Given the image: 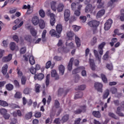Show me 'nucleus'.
I'll return each instance as SVG.
<instances>
[{
  "mask_svg": "<svg viewBox=\"0 0 124 124\" xmlns=\"http://www.w3.org/2000/svg\"><path fill=\"white\" fill-rule=\"evenodd\" d=\"M27 28V30H28V31H30L32 36H33V37H35V36L37 35V31L35 30L34 27L30 25L28 26Z\"/></svg>",
  "mask_w": 124,
  "mask_h": 124,
  "instance_id": "20e7f679",
  "label": "nucleus"
},
{
  "mask_svg": "<svg viewBox=\"0 0 124 124\" xmlns=\"http://www.w3.org/2000/svg\"><path fill=\"white\" fill-rule=\"evenodd\" d=\"M39 14L42 18H44L45 17V12H44L43 10H40L39 12Z\"/></svg>",
  "mask_w": 124,
  "mask_h": 124,
  "instance_id": "6e6d98bb",
  "label": "nucleus"
},
{
  "mask_svg": "<svg viewBox=\"0 0 124 124\" xmlns=\"http://www.w3.org/2000/svg\"><path fill=\"white\" fill-rule=\"evenodd\" d=\"M67 93H68V90H63V88H60L58 90V95L59 96H62V95H64V96H65L66 94H67Z\"/></svg>",
  "mask_w": 124,
  "mask_h": 124,
  "instance_id": "6e6552de",
  "label": "nucleus"
},
{
  "mask_svg": "<svg viewBox=\"0 0 124 124\" xmlns=\"http://www.w3.org/2000/svg\"><path fill=\"white\" fill-rule=\"evenodd\" d=\"M101 78L102 80V81L104 82V83H107L108 82V80L107 79V78L106 77V76L103 74H101Z\"/></svg>",
  "mask_w": 124,
  "mask_h": 124,
  "instance_id": "79ce46f5",
  "label": "nucleus"
},
{
  "mask_svg": "<svg viewBox=\"0 0 124 124\" xmlns=\"http://www.w3.org/2000/svg\"><path fill=\"white\" fill-rule=\"evenodd\" d=\"M40 85L38 84H36L35 86V92L36 93H40Z\"/></svg>",
  "mask_w": 124,
  "mask_h": 124,
  "instance_id": "37998d69",
  "label": "nucleus"
},
{
  "mask_svg": "<svg viewBox=\"0 0 124 124\" xmlns=\"http://www.w3.org/2000/svg\"><path fill=\"white\" fill-rule=\"evenodd\" d=\"M72 27L74 31H78L81 29V27L78 26L77 25H73Z\"/></svg>",
  "mask_w": 124,
  "mask_h": 124,
  "instance_id": "bf43d9fd",
  "label": "nucleus"
},
{
  "mask_svg": "<svg viewBox=\"0 0 124 124\" xmlns=\"http://www.w3.org/2000/svg\"><path fill=\"white\" fill-rule=\"evenodd\" d=\"M118 42V39L117 38H112L111 39V42L109 43V45H110L111 47H113L114 46V44Z\"/></svg>",
  "mask_w": 124,
  "mask_h": 124,
  "instance_id": "c9c22d12",
  "label": "nucleus"
},
{
  "mask_svg": "<svg viewBox=\"0 0 124 124\" xmlns=\"http://www.w3.org/2000/svg\"><path fill=\"white\" fill-rule=\"evenodd\" d=\"M44 78V74L43 73H40L38 74H36L34 75V79L35 80H42Z\"/></svg>",
  "mask_w": 124,
  "mask_h": 124,
  "instance_id": "4468645a",
  "label": "nucleus"
},
{
  "mask_svg": "<svg viewBox=\"0 0 124 124\" xmlns=\"http://www.w3.org/2000/svg\"><path fill=\"white\" fill-rule=\"evenodd\" d=\"M110 56H109V51H107L103 56V60L104 61H108Z\"/></svg>",
  "mask_w": 124,
  "mask_h": 124,
  "instance_id": "4c0bfd02",
  "label": "nucleus"
},
{
  "mask_svg": "<svg viewBox=\"0 0 124 124\" xmlns=\"http://www.w3.org/2000/svg\"><path fill=\"white\" fill-rule=\"evenodd\" d=\"M29 62L31 65H33L35 63V60L32 56H31L29 58Z\"/></svg>",
  "mask_w": 124,
  "mask_h": 124,
  "instance_id": "e433bc0d",
  "label": "nucleus"
},
{
  "mask_svg": "<svg viewBox=\"0 0 124 124\" xmlns=\"http://www.w3.org/2000/svg\"><path fill=\"white\" fill-rule=\"evenodd\" d=\"M110 94V92L109 90L107 89L105 91L103 95V99H106L108 97V96Z\"/></svg>",
  "mask_w": 124,
  "mask_h": 124,
  "instance_id": "393cba45",
  "label": "nucleus"
},
{
  "mask_svg": "<svg viewBox=\"0 0 124 124\" xmlns=\"http://www.w3.org/2000/svg\"><path fill=\"white\" fill-rule=\"evenodd\" d=\"M56 23V18L55 17H52L50 18V24L51 26H54Z\"/></svg>",
  "mask_w": 124,
  "mask_h": 124,
  "instance_id": "052dcab7",
  "label": "nucleus"
},
{
  "mask_svg": "<svg viewBox=\"0 0 124 124\" xmlns=\"http://www.w3.org/2000/svg\"><path fill=\"white\" fill-rule=\"evenodd\" d=\"M49 34L51 35V36H55L57 38H60L61 36H60V34H57V32H56V30L54 29H52L49 31Z\"/></svg>",
  "mask_w": 124,
  "mask_h": 124,
  "instance_id": "2eb2a0df",
  "label": "nucleus"
},
{
  "mask_svg": "<svg viewBox=\"0 0 124 124\" xmlns=\"http://www.w3.org/2000/svg\"><path fill=\"white\" fill-rule=\"evenodd\" d=\"M93 5L92 4H88L87 5L85 9V13H89V12H93Z\"/></svg>",
  "mask_w": 124,
  "mask_h": 124,
  "instance_id": "9d476101",
  "label": "nucleus"
},
{
  "mask_svg": "<svg viewBox=\"0 0 124 124\" xmlns=\"http://www.w3.org/2000/svg\"><path fill=\"white\" fill-rule=\"evenodd\" d=\"M70 17V11L68 9H66L64 12V18L65 22H68Z\"/></svg>",
  "mask_w": 124,
  "mask_h": 124,
  "instance_id": "0eeeda50",
  "label": "nucleus"
},
{
  "mask_svg": "<svg viewBox=\"0 0 124 124\" xmlns=\"http://www.w3.org/2000/svg\"><path fill=\"white\" fill-rule=\"evenodd\" d=\"M69 119V115L66 114L62 118L61 121L62 122V124H64V123H66V122L68 121Z\"/></svg>",
  "mask_w": 124,
  "mask_h": 124,
  "instance_id": "4be33fe9",
  "label": "nucleus"
},
{
  "mask_svg": "<svg viewBox=\"0 0 124 124\" xmlns=\"http://www.w3.org/2000/svg\"><path fill=\"white\" fill-rule=\"evenodd\" d=\"M31 118H32V112L31 111L26 113L25 115L26 120H30Z\"/></svg>",
  "mask_w": 124,
  "mask_h": 124,
  "instance_id": "473e14b6",
  "label": "nucleus"
},
{
  "mask_svg": "<svg viewBox=\"0 0 124 124\" xmlns=\"http://www.w3.org/2000/svg\"><path fill=\"white\" fill-rule=\"evenodd\" d=\"M86 89L85 85H81L80 86H78L76 90H78L79 91H84Z\"/></svg>",
  "mask_w": 124,
  "mask_h": 124,
  "instance_id": "8fccbe9b",
  "label": "nucleus"
},
{
  "mask_svg": "<svg viewBox=\"0 0 124 124\" xmlns=\"http://www.w3.org/2000/svg\"><path fill=\"white\" fill-rule=\"evenodd\" d=\"M15 98H17L18 99H20V98H22V93L20 92H17L15 95H14Z\"/></svg>",
  "mask_w": 124,
  "mask_h": 124,
  "instance_id": "ea45409f",
  "label": "nucleus"
},
{
  "mask_svg": "<svg viewBox=\"0 0 124 124\" xmlns=\"http://www.w3.org/2000/svg\"><path fill=\"white\" fill-rule=\"evenodd\" d=\"M46 33H47V31L46 30H44L42 34V40L43 42L46 41V39L45 38L46 37Z\"/></svg>",
  "mask_w": 124,
  "mask_h": 124,
  "instance_id": "72a5a7b5",
  "label": "nucleus"
},
{
  "mask_svg": "<svg viewBox=\"0 0 124 124\" xmlns=\"http://www.w3.org/2000/svg\"><path fill=\"white\" fill-rule=\"evenodd\" d=\"M113 24V20L109 18L105 23L104 29L105 31H109Z\"/></svg>",
  "mask_w": 124,
  "mask_h": 124,
  "instance_id": "f03ea898",
  "label": "nucleus"
},
{
  "mask_svg": "<svg viewBox=\"0 0 124 124\" xmlns=\"http://www.w3.org/2000/svg\"><path fill=\"white\" fill-rule=\"evenodd\" d=\"M39 18L37 16H35L32 18L31 22L34 26H37L39 23Z\"/></svg>",
  "mask_w": 124,
  "mask_h": 124,
  "instance_id": "1a4fd4ad",
  "label": "nucleus"
},
{
  "mask_svg": "<svg viewBox=\"0 0 124 124\" xmlns=\"http://www.w3.org/2000/svg\"><path fill=\"white\" fill-rule=\"evenodd\" d=\"M51 77H55V80H59V75L57 73V71L56 70H52L51 72Z\"/></svg>",
  "mask_w": 124,
  "mask_h": 124,
  "instance_id": "a211bd4d",
  "label": "nucleus"
},
{
  "mask_svg": "<svg viewBox=\"0 0 124 124\" xmlns=\"http://www.w3.org/2000/svg\"><path fill=\"white\" fill-rule=\"evenodd\" d=\"M13 83L16 88H20V83H19V81H18V80L15 79V80H14Z\"/></svg>",
  "mask_w": 124,
  "mask_h": 124,
  "instance_id": "13d9d810",
  "label": "nucleus"
},
{
  "mask_svg": "<svg viewBox=\"0 0 124 124\" xmlns=\"http://www.w3.org/2000/svg\"><path fill=\"white\" fill-rule=\"evenodd\" d=\"M80 21L81 23H85L87 21V16H81L79 17Z\"/></svg>",
  "mask_w": 124,
  "mask_h": 124,
  "instance_id": "49530a36",
  "label": "nucleus"
},
{
  "mask_svg": "<svg viewBox=\"0 0 124 124\" xmlns=\"http://www.w3.org/2000/svg\"><path fill=\"white\" fill-rule=\"evenodd\" d=\"M92 115L95 118H99L101 117V114L99 111H93L92 112Z\"/></svg>",
  "mask_w": 124,
  "mask_h": 124,
  "instance_id": "412c9836",
  "label": "nucleus"
},
{
  "mask_svg": "<svg viewBox=\"0 0 124 124\" xmlns=\"http://www.w3.org/2000/svg\"><path fill=\"white\" fill-rule=\"evenodd\" d=\"M27 52V49H26V47H22L20 50V55H24L25 53Z\"/></svg>",
  "mask_w": 124,
  "mask_h": 124,
  "instance_id": "4d7b16f0",
  "label": "nucleus"
},
{
  "mask_svg": "<svg viewBox=\"0 0 124 124\" xmlns=\"http://www.w3.org/2000/svg\"><path fill=\"white\" fill-rule=\"evenodd\" d=\"M63 7H64V6H63V4L62 3H60L57 8V11L58 12H62V10H63Z\"/></svg>",
  "mask_w": 124,
  "mask_h": 124,
  "instance_id": "f704fd0d",
  "label": "nucleus"
},
{
  "mask_svg": "<svg viewBox=\"0 0 124 124\" xmlns=\"http://www.w3.org/2000/svg\"><path fill=\"white\" fill-rule=\"evenodd\" d=\"M7 113V110L4 108H1L0 109V114L2 116Z\"/></svg>",
  "mask_w": 124,
  "mask_h": 124,
  "instance_id": "603ef678",
  "label": "nucleus"
},
{
  "mask_svg": "<svg viewBox=\"0 0 124 124\" xmlns=\"http://www.w3.org/2000/svg\"><path fill=\"white\" fill-rule=\"evenodd\" d=\"M89 63L92 70L94 71V70H95V64L94 63V61L93 59H90Z\"/></svg>",
  "mask_w": 124,
  "mask_h": 124,
  "instance_id": "dca6fc26",
  "label": "nucleus"
},
{
  "mask_svg": "<svg viewBox=\"0 0 124 124\" xmlns=\"http://www.w3.org/2000/svg\"><path fill=\"white\" fill-rule=\"evenodd\" d=\"M17 124V119L14 118H13L10 124Z\"/></svg>",
  "mask_w": 124,
  "mask_h": 124,
  "instance_id": "774afa93",
  "label": "nucleus"
},
{
  "mask_svg": "<svg viewBox=\"0 0 124 124\" xmlns=\"http://www.w3.org/2000/svg\"><path fill=\"white\" fill-rule=\"evenodd\" d=\"M110 91L112 94H115V93H117V91H118V90L117 89V88L115 87H112L111 88Z\"/></svg>",
  "mask_w": 124,
  "mask_h": 124,
  "instance_id": "338daca9",
  "label": "nucleus"
},
{
  "mask_svg": "<svg viewBox=\"0 0 124 124\" xmlns=\"http://www.w3.org/2000/svg\"><path fill=\"white\" fill-rule=\"evenodd\" d=\"M30 71L31 73V74H33V75H35L36 73V70L34 67L32 66L30 69Z\"/></svg>",
  "mask_w": 124,
  "mask_h": 124,
  "instance_id": "09e8293b",
  "label": "nucleus"
},
{
  "mask_svg": "<svg viewBox=\"0 0 124 124\" xmlns=\"http://www.w3.org/2000/svg\"><path fill=\"white\" fill-rule=\"evenodd\" d=\"M81 97H83V92H79L77 93L75 95L74 99H78V98H81Z\"/></svg>",
  "mask_w": 124,
  "mask_h": 124,
  "instance_id": "c756f323",
  "label": "nucleus"
},
{
  "mask_svg": "<svg viewBox=\"0 0 124 124\" xmlns=\"http://www.w3.org/2000/svg\"><path fill=\"white\" fill-rule=\"evenodd\" d=\"M69 41V40H67L66 42L65 45L66 46H67L68 47H69L70 49H73L74 48V44L72 42H70V43H68Z\"/></svg>",
  "mask_w": 124,
  "mask_h": 124,
  "instance_id": "cd10ccee",
  "label": "nucleus"
},
{
  "mask_svg": "<svg viewBox=\"0 0 124 124\" xmlns=\"http://www.w3.org/2000/svg\"><path fill=\"white\" fill-rule=\"evenodd\" d=\"M75 42L77 47H80L81 46V40L77 35L75 36Z\"/></svg>",
  "mask_w": 124,
  "mask_h": 124,
  "instance_id": "a878e982",
  "label": "nucleus"
},
{
  "mask_svg": "<svg viewBox=\"0 0 124 124\" xmlns=\"http://www.w3.org/2000/svg\"><path fill=\"white\" fill-rule=\"evenodd\" d=\"M6 89L8 91H12V90L14 89V86H13V85L9 83L6 85Z\"/></svg>",
  "mask_w": 124,
  "mask_h": 124,
  "instance_id": "58836bf2",
  "label": "nucleus"
},
{
  "mask_svg": "<svg viewBox=\"0 0 124 124\" xmlns=\"http://www.w3.org/2000/svg\"><path fill=\"white\" fill-rule=\"evenodd\" d=\"M51 8L53 11H56L57 10V2L52 1L50 3Z\"/></svg>",
  "mask_w": 124,
  "mask_h": 124,
  "instance_id": "b1692460",
  "label": "nucleus"
},
{
  "mask_svg": "<svg viewBox=\"0 0 124 124\" xmlns=\"http://www.w3.org/2000/svg\"><path fill=\"white\" fill-rule=\"evenodd\" d=\"M105 14V10L102 9L100 11H99L96 14V18L97 19L99 18H101L103 15Z\"/></svg>",
  "mask_w": 124,
  "mask_h": 124,
  "instance_id": "ddd939ff",
  "label": "nucleus"
},
{
  "mask_svg": "<svg viewBox=\"0 0 124 124\" xmlns=\"http://www.w3.org/2000/svg\"><path fill=\"white\" fill-rule=\"evenodd\" d=\"M59 70L60 74L61 75H63L64 74V66L61 65L59 67Z\"/></svg>",
  "mask_w": 124,
  "mask_h": 124,
  "instance_id": "bb28decb",
  "label": "nucleus"
},
{
  "mask_svg": "<svg viewBox=\"0 0 124 124\" xmlns=\"http://www.w3.org/2000/svg\"><path fill=\"white\" fill-rule=\"evenodd\" d=\"M100 22L97 20H91L89 21L88 23V26L93 28V33H95L97 27L99 26Z\"/></svg>",
  "mask_w": 124,
  "mask_h": 124,
  "instance_id": "f257e3e1",
  "label": "nucleus"
},
{
  "mask_svg": "<svg viewBox=\"0 0 124 124\" xmlns=\"http://www.w3.org/2000/svg\"><path fill=\"white\" fill-rule=\"evenodd\" d=\"M95 90L97 91V92H99L100 93H102L103 90L102 88L103 87V85L101 83H99V82H95L94 83V86Z\"/></svg>",
  "mask_w": 124,
  "mask_h": 124,
  "instance_id": "423d86ee",
  "label": "nucleus"
},
{
  "mask_svg": "<svg viewBox=\"0 0 124 124\" xmlns=\"http://www.w3.org/2000/svg\"><path fill=\"white\" fill-rule=\"evenodd\" d=\"M120 19L122 22H124V9H122L120 10Z\"/></svg>",
  "mask_w": 124,
  "mask_h": 124,
  "instance_id": "7c9ffc66",
  "label": "nucleus"
},
{
  "mask_svg": "<svg viewBox=\"0 0 124 124\" xmlns=\"http://www.w3.org/2000/svg\"><path fill=\"white\" fill-rule=\"evenodd\" d=\"M16 48V44L14 42H12L10 44V49L12 51H14Z\"/></svg>",
  "mask_w": 124,
  "mask_h": 124,
  "instance_id": "3c124183",
  "label": "nucleus"
},
{
  "mask_svg": "<svg viewBox=\"0 0 124 124\" xmlns=\"http://www.w3.org/2000/svg\"><path fill=\"white\" fill-rule=\"evenodd\" d=\"M56 30L57 32H58L59 34H61L62 33V25L61 24H58L56 26Z\"/></svg>",
  "mask_w": 124,
  "mask_h": 124,
  "instance_id": "f8f14e48",
  "label": "nucleus"
},
{
  "mask_svg": "<svg viewBox=\"0 0 124 124\" xmlns=\"http://www.w3.org/2000/svg\"><path fill=\"white\" fill-rule=\"evenodd\" d=\"M93 53L94 54V56L96 59H97L98 61L100 60V58H99V55H98V51L97 50L94 49L93 50Z\"/></svg>",
  "mask_w": 124,
  "mask_h": 124,
  "instance_id": "5fc2aeb1",
  "label": "nucleus"
},
{
  "mask_svg": "<svg viewBox=\"0 0 124 124\" xmlns=\"http://www.w3.org/2000/svg\"><path fill=\"white\" fill-rule=\"evenodd\" d=\"M0 106L7 107L8 106V103L4 100H0Z\"/></svg>",
  "mask_w": 124,
  "mask_h": 124,
  "instance_id": "2f4dec72",
  "label": "nucleus"
},
{
  "mask_svg": "<svg viewBox=\"0 0 124 124\" xmlns=\"http://www.w3.org/2000/svg\"><path fill=\"white\" fill-rule=\"evenodd\" d=\"M27 82V78L25 76H22L21 78V85H26Z\"/></svg>",
  "mask_w": 124,
  "mask_h": 124,
  "instance_id": "a18cd8bd",
  "label": "nucleus"
},
{
  "mask_svg": "<svg viewBox=\"0 0 124 124\" xmlns=\"http://www.w3.org/2000/svg\"><path fill=\"white\" fill-rule=\"evenodd\" d=\"M24 39L26 40V41H28L31 43V36L30 35H27L25 36Z\"/></svg>",
  "mask_w": 124,
  "mask_h": 124,
  "instance_id": "c03bdc74",
  "label": "nucleus"
},
{
  "mask_svg": "<svg viewBox=\"0 0 124 124\" xmlns=\"http://www.w3.org/2000/svg\"><path fill=\"white\" fill-rule=\"evenodd\" d=\"M113 102L115 106H119L120 100H119V99L114 100H113Z\"/></svg>",
  "mask_w": 124,
  "mask_h": 124,
  "instance_id": "e2e57ef3",
  "label": "nucleus"
},
{
  "mask_svg": "<svg viewBox=\"0 0 124 124\" xmlns=\"http://www.w3.org/2000/svg\"><path fill=\"white\" fill-rule=\"evenodd\" d=\"M54 106L56 108H60V102L58 100H55Z\"/></svg>",
  "mask_w": 124,
  "mask_h": 124,
  "instance_id": "680f3d73",
  "label": "nucleus"
},
{
  "mask_svg": "<svg viewBox=\"0 0 124 124\" xmlns=\"http://www.w3.org/2000/svg\"><path fill=\"white\" fill-rule=\"evenodd\" d=\"M7 69H8V65L5 64L1 69V72L3 75H6V73H7Z\"/></svg>",
  "mask_w": 124,
  "mask_h": 124,
  "instance_id": "6ab92c4d",
  "label": "nucleus"
},
{
  "mask_svg": "<svg viewBox=\"0 0 124 124\" xmlns=\"http://www.w3.org/2000/svg\"><path fill=\"white\" fill-rule=\"evenodd\" d=\"M71 9L73 11H75V9H76V3L73 2L71 5Z\"/></svg>",
  "mask_w": 124,
  "mask_h": 124,
  "instance_id": "0e129e2a",
  "label": "nucleus"
},
{
  "mask_svg": "<svg viewBox=\"0 0 124 124\" xmlns=\"http://www.w3.org/2000/svg\"><path fill=\"white\" fill-rule=\"evenodd\" d=\"M31 90V88H26L24 90L23 93L24 94H30Z\"/></svg>",
  "mask_w": 124,
  "mask_h": 124,
  "instance_id": "de8ad7c7",
  "label": "nucleus"
},
{
  "mask_svg": "<svg viewBox=\"0 0 124 124\" xmlns=\"http://www.w3.org/2000/svg\"><path fill=\"white\" fill-rule=\"evenodd\" d=\"M67 36L69 38L68 40H72L73 36H74V33L72 31H70L67 32Z\"/></svg>",
  "mask_w": 124,
  "mask_h": 124,
  "instance_id": "c85d7f7f",
  "label": "nucleus"
},
{
  "mask_svg": "<svg viewBox=\"0 0 124 124\" xmlns=\"http://www.w3.org/2000/svg\"><path fill=\"white\" fill-rule=\"evenodd\" d=\"M11 60H12V54H10L7 56L3 58L2 62H10Z\"/></svg>",
  "mask_w": 124,
  "mask_h": 124,
  "instance_id": "9b49d317",
  "label": "nucleus"
},
{
  "mask_svg": "<svg viewBox=\"0 0 124 124\" xmlns=\"http://www.w3.org/2000/svg\"><path fill=\"white\" fill-rule=\"evenodd\" d=\"M38 24L41 30L45 29V22L43 19H39Z\"/></svg>",
  "mask_w": 124,
  "mask_h": 124,
  "instance_id": "aec40b11",
  "label": "nucleus"
},
{
  "mask_svg": "<svg viewBox=\"0 0 124 124\" xmlns=\"http://www.w3.org/2000/svg\"><path fill=\"white\" fill-rule=\"evenodd\" d=\"M87 109L86 108V106H81L79 108L77 109L74 111V114L76 115H80L81 113H85Z\"/></svg>",
  "mask_w": 124,
  "mask_h": 124,
  "instance_id": "7ed1b4c3",
  "label": "nucleus"
},
{
  "mask_svg": "<svg viewBox=\"0 0 124 124\" xmlns=\"http://www.w3.org/2000/svg\"><path fill=\"white\" fill-rule=\"evenodd\" d=\"M50 84V74L47 75L46 77V87H48Z\"/></svg>",
  "mask_w": 124,
  "mask_h": 124,
  "instance_id": "a19ab883",
  "label": "nucleus"
},
{
  "mask_svg": "<svg viewBox=\"0 0 124 124\" xmlns=\"http://www.w3.org/2000/svg\"><path fill=\"white\" fill-rule=\"evenodd\" d=\"M121 110H122V108L121 107H117L116 113L120 117H124V113L121 112Z\"/></svg>",
  "mask_w": 124,
  "mask_h": 124,
  "instance_id": "5701e85b",
  "label": "nucleus"
},
{
  "mask_svg": "<svg viewBox=\"0 0 124 124\" xmlns=\"http://www.w3.org/2000/svg\"><path fill=\"white\" fill-rule=\"evenodd\" d=\"M106 45V43L105 42H102L100 45H99L98 46V52L100 56H102L103 55V48H104V46Z\"/></svg>",
  "mask_w": 124,
  "mask_h": 124,
  "instance_id": "39448f33",
  "label": "nucleus"
},
{
  "mask_svg": "<svg viewBox=\"0 0 124 124\" xmlns=\"http://www.w3.org/2000/svg\"><path fill=\"white\" fill-rule=\"evenodd\" d=\"M74 61V59H73V58H71L68 64L67 68H68V70H69V71H71V70H72V65H73Z\"/></svg>",
  "mask_w": 124,
  "mask_h": 124,
  "instance_id": "f3484780",
  "label": "nucleus"
},
{
  "mask_svg": "<svg viewBox=\"0 0 124 124\" xmlns=\"http://www.w3.org/2000/svg\"><path fill=\"white\" fill-rule=\"evenodd\" d=\"M97 42V38L96 37L94 36L93 38L92 41L91 42V45L93 46Z\"/></svg>",
  "mask_w": 124,
  "mask_h": 124,
  "instance_id": "864d4df0",
  "label": "nucleus"
},
{
  "mask_svg": "<svg viewBox=\"0 0 124 124\" xmlns=\"http://www.w3.org/2000/svg\"><path fill=\"white\" fill-rule=\"evenodd\" d=\"M13 39H14L15 41L17 42V43L19 42V37H18V36H17L16 35H14L13 36Z\"/></svg>",
  "mask_w": 124,
  "mask_h": 124,
  "instance_id": "69168bd1",
  "label": "nucleus"
}]
</instances>
